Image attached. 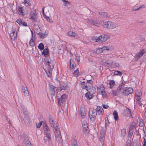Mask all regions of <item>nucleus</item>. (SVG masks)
I'll use <instances>...</instances> for the list:
<instances>
[{
    "label": "nucleus",
    "mask_w": 146,
    "mask_h": 146,
    "mask_svg": "<svg viewBox=\"0 0 146 146\" xmlns=\"http://www.w3.org/2000/svg\"><path fill=\"white\" fill-rule=\"evenodd\" d=\"M81 82V87L83 89L86 90L87 91H89L92 93L95 91V88L93 86V81L91 80H87L86 82L83 81Z\"/></svg>",
    "instance_id": "1"
},
{
    "label": "nucleus",
    "mask_w": 146,
    "mask_h": 146,
    "mask_svg": "<svg viewBox=\"0 0 146 146\" xmlns=\"http://www.w3.org/2000/svg\"><path fill=\"white\" fill-rule=\"evenodd\" d=\"M110 37V36L109 35L107 34H104L98 37L93 36L92 37V40H95L97 42L102 43L106 41Z\"/></svg>",
    "instance_id": "2"
},
{
    "label": "nucleus",
    "mask_w": 146,
    "mask_h": 146,
    "mask_svg": "<svg viewBox=\"0 0 146 146\" xmlns=\"http://www.w3.org/2000/svg\"><path fill=\"white\" fill-rule=\"evenodd\" d=\"M103 27L109 29H111L118 27L117 25L110 21H103Z\"/></svg>",
    "instance_id": "3"
},
{
    "label": "nucleus",
    "mask_w": 146,
    "mask_h": 146,
    "mask_svg": "<svg viewBox=\"0 0 146 146\" xmlns=\"http://www.w3.org/2000/svg\"><path fill=\"white\" fill-rule=\"evenodd\" d=\"M20 106L21 109V110L22 111L23 114L24 115L25 119L29 121L30 119L28 114L26 108L21 103L20 104Z\"/></svg>",
    "instance_id": "4"
},
{
    "label": "nucleus",
    "mask_w": 146,
    "mask_h": 146,
    "mask_svg": "<svg viewBox=\"0 0 146 146\" xmlns=\"http://www.w3.org/2000/svg\"><path fill=\"white\" fill-rule=\"evenodd\" d=\"M54 66L51 65V66H48L47 68L44 69L47 76L49 77H50L52 75V71L53 69Z\"/></svg>",
    "instance_id": "5"
},
{
    "label": "nucleus",
    "mask_w": 146,
    "mask_h": 146,
    "mask_svg": "<svg viewBox=\"0 0 146 146\" xmlns=\"http://www.w3.org/2000/svg\"><path fill=\"white\" fill-rule=\"evenodd\" d=\"M133 91L132 88L131 87H125L122 92V94L124 96H127L131 94Z\"/></svg>",
    "instance_id": "6"
},
{
    "label": "nucleus",
    "mask_w": 146,
    "mask_h": 146,
    "mask_svg": "<svg viewBox=\"0 0 146 146\" xmlns=\"http://www.w3.org/2000/svg\"><path fill=\"white\" fill-rule=\"evenodd\" d=\"M67 98V96L65 94H64L61 96L60 98L57 99L58 103L60 106H61V103H65Z\"/></svg>",
    "instance_id": "7"
},
{
    "label": "nucleus",
    "mask_w": 146,
    "mask_h": 146,
    "mask_svg": "<svg viewBox=\"0 0 146 146\" xmlns=\"http://www.w3.org/2000/svg\"><path fill=\"white\" fill-rule=\"evenodd\" d=\"M58 88L53 85H49V89L50 94L51 95L54 96L55 95V92L58 90Z\"/></svg>",
    "instance_id": "8"
},
{
    "label": "nucleus",
    "mask_w": 146,
    "mask_h": 146,
    "mask_svg": "<svg viewBox=\"0 0 146 146\" xmlns=\"http://www.w3.org/2000/svg\"><path fill=\"white\" fill-rule=\"evenodd\" d=\"M44 60L45 62L48 65V66H51V65L54 66V62L53 60H52L50 59V56H46L44 58Z\"/></svg>",
    "instance_id": "9"
},
{
    "label": "nucleus",
    "mask_w": 146,
    "mask_h": 146,
    "mask_svg": "<svg viewBox=\"0 0 146 146\" xmlns=\"http://www.w3.org/2000/svg\"><path fill=\"white\" fill-rule=\"evenodd\" d=\"M102 64L105 66L109 67L112 64L111 61H110L108 60L102 59L101 62Z\"/></svg>",
    "instance_id": "10"
},
{
    "label": "nucleus",
    "mask_w": 146,
    "mask_h": 146,
    "mask_svg": "<svg viewBox=\"0 0 146 146\" xmlns=\"http://www.w3.org/2000/svg\"><path fill=\"white\" fill-rule=\"evenodd\" d=\"M83 131L85 134H88L89 132V130L88 126V124L86 122L82 123Z\"/></svg>",
    "instance_id": "11"
},
{
    "label": "nucleus",
    "mask_w": 146,
    "mask_h": 146,
    "mask_svg": "<svg viewBox=\"0 0 146 146\" xmlns=\"http://www.w3.org/2000/svg\"><path fill=\"white\" fill-rule=\"evenodd\" d=\"M17 11L19 15L24 16L27 13V12L25 11L24 8L19 7L17 9Z\"/></svg>",
    "instance_id": "12"
},
{
    "label": "nucleus",
    "mask_w": 146,
    "mask_h": 146,
    "mask_svg": "<svg viewBox=\"0 0 146 146\" xmlns=\"http://www.w3.org/2000/svg\"><path fill=\"white\" fill-rule=\"evenodd\" d=\"M124 114L127 117H129L131 115V110L127 108L124 110Z\"/></svg>",
    "instance_id": "13"
},
{
    "label": "nucleus",
    "mask_w": 146,
    "mask_h": 146,
    "mask_svg": "<svg viewBox=\"0 0 146 146\" xmlns=\"http://www.w3.org/2000/svg\"><path fill=\"white\" fill-rule=\"evenodd\" d=\"M146 53V51L144 49H142L140 50L136 54V57L137 59L139 58L142 56L143 54Z\"/></svg>",
    "instance_id": "14"
},
{
    "label": "nucleus",
    "mask_w": 146,
    "mask_h": 146,
    "mask_svg": "<svg viewBox=\"0 0 146 146\" xmlns=\"http://www.w3.org/2000/svg\"><path fill=\"white\" fill-rule=\"evenodd\" d=\"M88 92L86 93L85 94V96L88 100H90L92 98V95L94 94L96 91H94L93 93L90 92L89 91H88Z\"/></svg>",
    "instance_id": "15"
},
{
    "label": "nucleus",
    "mask_w": 146,
    "mask_h": 146,
    "mask_svg": "<svg viewBox=\"0 0 146 146\" xmlns=\"http://www.w3.org/2000/svg\"><path fill=\"white\" fill-rule=\"evenodd\" d=\"M10 36L12 40H15L17 36V32H16L15 31H13V30L12 32L10 33Z\"/></svg>",
    "instance_id": "16"
},
{
    "label": "nucleus",
    "mask_w": 146,
    "mask_h": 146,
    "mask_svg": "<svg viewBox=\"0 0 146 146\" xmlns=\"http://www.w3.org/2000/svg\"><path fill=\"white\" fill-rule=\"evenodd\" d=\"M22 91L25 96H26L29 95V92L26 85H25L22 86Z\"/></svg>",
    "instance_id": "17"
},
{
    "label": "nucleus",
    "mask_w": 146,
    "mask_h": 146,
    "mask_svg": "<svg viewBox=\"0 0 146 146\" xmlns=\"http://www.w3.org/2000/svg\"><path fill=\"white\" fill-rule=\"evenodd\" d=\"M102 86H103L102 87H101L100 88H98V90H99L98 89H100L101 91V93L102 95V97H103L104 98H107V96L106 95V93L105 91H104V88L103 86V85H102Z\"/></svg>",
    "instance_id": "18"
},
{
    "label": "nucleus",
    "mask_w": 146,
    "mask_h": 146,
    "mask_svg": "<svg viewBox=\"0 0 146 146\" xmlns=\"http://www.w3.org/2000/svg\"><path fill=\"white\" fill-rule=\"evenodd\" d=\"M23 140L24 143L26 145L28 143H30V142L29 140V138L26 135H25L23 138Z\"/></svg>",
    "instance_id": "19"
},
{
    "label": "nucleus",
    "mask_w": 146,
    "mask_h": 146,
    "mask_svg": "<svg viewBox=\"0 0 146 146\" xmlns=\"http://www.w3.org/2000/svg\"><path fill=\"white\" fill-rule=\"evenodd\" d=\"M67 86H68L66 83H63L61 84L60 87V91L65 90Z\"/></svg>",
    "instance_id": "20"
},
{
    "label": "nucleus",
    "mask_w": 146,
    "mask_h": 146,
    "mask_svg": "<svg viewBox=\"0 0 146 146\" xmlns=\"http://www.w3.org/2000/svg\"><path fill=\"white\" fill-rule=\"evenodd\" d=\"M71 144L72 146H77V141L76 138L74 137L72 138Z\"/></svg>",
    "instance_id": "21"
},
{
    "label": "nucleus",
    "mask_w": 146,
    "mask_h": 146,
    "mask_svg": "<svg viewBox=\"0 0 146 146\" xmlns=\"http://www.w3.org/2000/svg\"><path fill=\"white\" fill-rule=\"evenodd\" d=\"M54 129L55 130L54 131L55 134L56 136L60 137H61V135L59 131V129L57 128H55ZM53 130H54V129H53Z\"/></svg>",
    "instance_id": "22"
},
{
    "label": "nucleus",
    "mask_w": 146,
    "mask_h": 146,
    "mask_svg": "<svg viewBox=\"0 0 146 146\" xmlns=\"http://www.w3.org/2000/svg\"><path fill=\"white\" fill-rule=\"evenodd\" d=\"M102 49L104 52L105 50H107L108 51H111L113 48L111 46H104L102 48Z\"/></svg>",
    "instance_id": "23"
},
{
    "label": "nucleus",
    "mask_w": 146,
    "mask_h": 146,
    "mask_svg": "<svg viewBox=\"0 0 146 146\" xmlns=\"http://www.w3.org/2000/svg\"><path fill=\"white\" fill-rule=\"evenodd\" d=\"M89 116V119H90L91 121L93 122L96 119V113H94L93 115H90L88 114Z\"/></svg>",
    "instance_id": "24"
},
{
    "label": "nucleus",
    "mask_w": 146,
    "mask_h": 146,
    "mask_svg": "<svg viewBox=\"0 0 146 146\" xmlns=\"http://www.w3.org/2000/svg\"><path fill=\"white\" fill-rule=\"evenodd\" d=\"M126 133V129L125 128L122 129L121 131V137L123 139H124V137Z\"/></svg>",
    "instance_id": "25"
},
{
    "label": "nucleus",
    "mask_w": 146,
    "mask_h": 146,
    "mask_svg": "<svg viewBox=\"0 0 146 146\" xmlns=\"http://www.w3.org/2000/svg\"><path fill=\"white\" fill-rule=\"evenodd\" d=\"M30 19H31L33 20V22L36 24H38L40 22L39 20L37 18V17L35 18H34L32 16L31 17H30Z\"/></svg>",
    "instance_id": "26"
},
{
    "label": "nucleus",
    "mask_w": 146,
    "mask_h": 146,
    "mask_svg": "<svg viewBox=\"0 0 146 146\" xmlns=\"http://www.w3.org/2000/svg\"><path fill=\"white\" fill-rule=\"evenodd\" d=\"M133 128L131 126L129 129L128 135L130 138H131L133 134Z\"/></svg>",
    "instance_id": "27"
},
{
    "label": "nucleus",
    "mask_w": 146,
    "mask_h": 146,
    "mask_svg": "<svg viewBox=\"0 0 146 146\" xmlns=\"http://www.w3.org/2000/svg\"><path fill=\"white\" fill-rule=\"evenodd\" d=\"M70 68L72 69H74V67H76V64L73 61V59H71L70 60Z\"/></svg>",
    "instance_id": "28"
},
{
    "label": "nucleus",
    "mask_w": 146,
    "mask_h": 146,
    "mask_svg": "<svg viewBox=\"0 0 146 146\" xmlns=\"http://www.w3.org/2000/svg\"><path fill=\"white\" fill-rule=\"evenodd\" d=\"M99 14L101 16L104 17H109L107 13L106 12H99Z\"/></svg>",
    "instance_id": "29"
},
{
    "label": "nucleus",
    "mask_w": 146,
    "mask_h": 146,
    "mask_svg": "<svg viewBox=\"0 0 146 146\" xmlns=\"http://www.w3.org/2000/svg\"><path fill=\"white\" fill-rule=\"evenodd\" d=\"M89 22L91 24L93 25L97 26L98 23H97V21L93 20L92 19L90 20Z\"/></svg>",
    "instance_id": "30"
},
{
    "label": "nucleus",
    "mask_w": 146,
    "mask_h": 146,
    "mask_svg": "<svg viewBox=\"0 0 146 146\" xmlns=\"http://www.w3.org/2000/svg\"><path fill=\"white\" fill-rule=\"evenodd\" d=\"M43 51L42 52V54L44 55V56L47 55L49 53L48 49V48H45L44 49Z\"/></svg>",
    "instance_id": "31"
},
{
    "label": "nucleus",
    "mask_w": 146,
    "mask_h": 146,
    "mask_svg": "<svg viewBox=\"0 0 146 146\" xmlns=\"http://www.w3.org/2000/svg\"><path fill=\"white\" fill-rule=\"evenodd\" d=\"M114 119L115 121H117L118 119V116L117 112L114 111L113 113Z\"/></svg>",
    "instance_id": "32"
},
{
    "label": "nucleus",
    "mask_w": 146,
    "mask_h": 146,
    "mask_svg": "<svg viewBox=\"0 0 146 146\" xmlns=\"http://www.w3.org/2000/svg\"><path fill=\"white\" fill-rule=\"evenodd\" d=\"M38 35L40 38L42 39H43L47 36L48 34L45 33L43 34L42 33L40 32L38 34Z\"/></svg>",
    "instance_id": "33"
},
{
    "label": "nucleus",
    "mask_w": 146,
    "mask_h": 146,
    "mask_svg": "<svg viewBox=\"0 0 146 146\" xmlns=\"http://www.w3.org/2000/svg\"><path fill=\"white\" fill-rule=\"evenodd\" d=\"M80 113L81 117L82 118H84L85 116L86 113L83 108L81 109Z\"/></svg>",
    "instance_id": "34"
},
{
    "label": "nucleus",
    "mask_w": 146,
    "mask_h": 146,
    "mask_svg": "<svg viewBox=\"0 0 146 146\" xmlns=\"http://www.w3.org/2000/svg\"><path fill=\"white\" fill-rule=\"evenodd\" d=\"M94 51L97 54H99L101 53H104V51L102 48H98L96 49V50H94Z\"/></svg>",
    "instance_id": "35"
},
{
    "label": "nucleus",
    "mask_w": 146,
    "mask_h": 146,
    "mask_svg": "<svg viewBox=\"0 0 146 146\" xmlns=\"http://www.w3.org/2000/svg\"><path fill=\"white\" fill-rule=\"evenodd\" d=\"M46 133V137L47 138H48L49 140L51 139V135L50 134V131H45Z\"/></svg>",
    "instance_id": "36"
},
{
    "label": "nucleus",
    "mask_w": 146,
    "mask_h": 146,
    "mask_svg": "<svg viewBox=\"0 0 146 146\" xmlns=\"http://www.w3.org/2000/svg\"><path fill=\"white\" fill-rule=\"evenodd\" d=\"M94 113H96V116L97 113L96 112V110L95 109H94L93 110L92 109H90L88 113V114H89L90 115H93Z\"/></svg>",
    "instance_id": "37"
},
{
    "label": "nucleus",
    "mask_w": 146,
    "mask_h": 146,
    "mask_svg": "<svg viewBox=\"0 0 146 146\" xmlns=\"http://www.w3.org/2000/svg\"><path fill=\"white\" fill-rule=\"evenodd\" d=\"M124 84L123 83H121L119 85V86L118 87L117 90L118 91H121V90H122L124 86Z\"/></svg>",
    "instance_id": "38"
},
{
    "label": "nucleus",
    "mask_w": 146,
    "mask_h": 146,
    "mask_svg": "<svg viewBox=\"0 0 146 146\" xmlns=\"http://www.w3.org/2000/svg\"><path fill=\"white\" fill-rule=\"evenodd\" d=\"M38 48L40 50H43L44 48V45L42 43H40L38 46Z\"/></svg>",
    "instance_id": "39"
},
{
    "label": "nucleus",
    "mask_w": 146,
    "mask_h": 146,
    "mask_svg": "<svg viewBox=\"0 0 146 146\" xmlns=\"http://www.w3.org/2000/svg\"><path fill=\"white\" fill-rule=\"evenodd\" d=\"M114 74L115 75L119 76H121L122 74L121 72L118 70L115 71L114 72Z\"/></svg>",
    "instance_id": "40"
},
{
    "label": "nucleus",
    "mask_w": 146,
    "mask_h": 146,
    "mask_svg": "<svg viewBox=\"0 0 146 146\" xmlns=\"http://www.w3.org/2000/svg\"><path fill=\"white\" fill-rule=\"evenodd\" d=\"M79 73L78 69L77 68L76 70L74 71L73 73L74 76L76 77L78 76L79 75Z\"/></svg>",
    "instance_id": "41"
},
{
    "label": "nucleus",
    "mask_w": 146,
    "mask_h": 146,
    "mask_svg": "<svg viewBox=\"0 0 146 146\" xmlns=\"http://www.w3.org/2000/svg\"><path fill=\"white\" fill-rule=\"evenodd\" d=\"M68 35L70 36H76V33L72 31H69L68 33Z\"/></svg>",
    "instance_id": "42"
},
{
    "label": "nucleus",
    "mask_w": 146,
    "mask_h": 146,
    "mask_svg": "<svg viewBox=\"0 0 146 146\" xmlns=\"http://www.w3.org/2000/svg\"><path fill=\"white\" fill-rule=\"evenodd\" d=\"M115 81L114 80H111L109 83L110 84V88L111 89H112L113 87L115 85Z\"/></svg>",
    "instance_id": "43"
},
{
    "label": "nucleus",
    "mask_w": 146,
    "mask_h": 146,
    "mask_svg": "<svg viewBox=\"0 0 146 146\" xmlns=\"http://www.w3.org/2000/svg\"><path fill=\"white\" fill-rule=\"evenodd\" d=\"M143 6H141L140 7H138L135 5L132 9V10L135 11L139 9L142 8L143 7Z\"/></svg>",
    "instance_id": "44"
},
{
    "label": "nucleus",
    "mask_w": 146,
    "mask_h": 146,
    "mask_svg": "<svg viewBox=\"0 0 146 146\" xmlns=\"http://www.w3.org/2000/svg\"><path fill=\"white\" fill-rule=\"evenodd\" d=\"M29 1H28L27 0H24L23 3L26 6H31V4Z\"/></svg>",
    "instance_id": "45"
},
{
    "label": "nucleus",
    "mask_w": 146,
    "mask_h": 146,
    "mask_svg": "<svg viewBox=\"0 0 146 146\" xmlns=\"http://www.w3.org/2000/svg\"><path fill=\"white\" fill-rule=\"evenodd\" d=\"M29 45L33 47L35 45V43L33 42V39L31 38L29 42Z\"/></svg>",
    "instance_id": "46"
},
{
    "label": "nucleus",
    "mask_w": 146,
    "mask_h": 146,
    "mask_svg": "<svg viewBox=\"0 0 146 146\" xmlns=\"http://www.w3.org/2000/svg\"><path fill=\"white\" fill-rule=\"evenodd\" d=\"M131 141L129 139H128L126 143V146H131Z\"/></svg>",
    "instance_id": "47"
},
{
    "label": "nucleus",
    "mask_w": 146,
    "mask_h": 146,
    "mask_svg": "<svg viewBox=\"0 0 146 146\" xmlns=\"http://www.w3.org/2000/svg\"><path fill=\"white\" fill-rule=\"evenodd\" d=\"M139 126L140 127H143L144 125V122L143 121L142 119H141V120L139 122Z\"/></svg>",
    "instance_id": "48"
},
{
    "label": "nucleus",
    "mask_w": 146,
    "mask_h": 146,
    "mask_svg": "<svg viewBox=\"0 0 146 146\" xmlns=\"http://www.w3.org/2000/svg\"><path fill=\"white\" fill-rule=\"evenodd\" d=\"M97 108L96 110H95L96 111V112H99L101 110H103V108L101 107L100 106H97Z\"/></svg>",
    "instance_id": "49"
},
{
    "label": "nucleus",
    "mask_w": 146,
    "mask_h": 146,
    "mask_svg": "<svg viewBox=\"0 0 146 146\" xmlns=\"http://www.w3.org/2000/svg\"><path fill=\"white\" fill-rule=\"evenodd\" d=\"M141 91L140 90L137 92L135 94V96H141Z\"/></svg>",
    "instance_id": "50"
},
{
    "label": "nucleus",
    "mask_w": 146,
    "mask_h": 146,
    "mask_svg": "<svg viewBox=\"0 0 146 146\" xmlns=\"http://www.w3.org/2000/svg\"><path fill=\"white\" fill-rule=\"evenodd\" d=\"M51 125V126L52 127V128L54 129L56 128H57L58 127L56 123L54 122L53 123H52Z\"/></svg>",
    "instance_id": "51"
},
{
    "label": "nucleus",
    "mask_w": 146,
    "mask_h": 146,
    "mask_svg": "<svg viewBox=\"0 0 146 146\" xmlns=\"http://www.w3.org/2000/svg\"><path fill=\"white\" fill-rule=\"evenodd\" d=\"M64 5L66 6H70V3L68 1L66 0L64 2Z\"/></svg>",
    "instance_id": "52"
},
{
    "label": "nucleus",
    "mask_w": 146,
    "mask_h": 146,
    "mask_svg": "<svg viewBox=\"0 0 146 146\" xmlns=\"http://www.w3.org/2000/svg\"><path fill=\"white\" fill-rule=\"evenodd\" d=\"M44 17L50 23L52 22V21L50 20V18L48 17L46 15H45Z\"/></svg>",
    "instance_id": "53"
},
{
    "label": "nucleus",
    "mask_w": 146,
    "mask_h": 146,
    "mask_svg": "<svg viewBox=\"0 0 146 146\" xmlns=\"http://www.w3.org/2000/svg\"><path fill=\"white\" fill-rule=\"evenodd\" d=\"M16 21L17 23L19 24V25H20L21 24V23H22L23 21V20L21 19H17Z\"/></svg>",
    "instance_id": "54"
},
{
    "label": "nucleus",
    "mask_w": 146,
    "mask_h": 146,
    "mask_svg": "<svg viewBox=\"0 0 146 146\" xmlns=\"http://www.w3.org/2000/svg\"><path fill=\"white\" fill-rule=\"evenodd\" d=\"M32 16L34 18H35L37 17V15L36 13L35 12H33L31 15V17H32Z\"/></svg>",
    "instance_id": "55"
},
{
    "label": "nucleus",
    "mask_w": 146,
    "mask_h": 146,
    "mask_svg": "<svg viewBox=\"0 0 146 146\" xmlns=\"http://www.w3.org/2000/svg\"><path fill=\"white\" fill-rule=\"evenodd\" d=\"M39 29H34V31L35 33H36L37 34H38L40 32L39 31Z\"/></svg>",
    "instance_id": "56"
},
{
    "label": "nucleus",
    "mask_w": 146,
    "mask_h": 146,
    "mask_svg": "<svg viewBox=\"0 0 146 146\" xmlns=\"http://www.w3.org/2000/svg\"><path fill=\"white\" fill-rule=\"evenodd\" d=\"M112 93L113 95L114 96H117L118 95V94L117 93V92H116V91H114V90H113L112 91Z\"/></svg>",
    "instance_id": "57"
},
{
    "label": "nucleus",
    "mask_w": 146,
    "mask_h": 146,
    "mask_svg": "<svg viewBox=\"0 0 146 146\" xmlns=\"http://www.w3.org/2000/svg\"><path fill=\"white\" fill-rule=\"evenodd\" d=\"M133 146H140L138 143H137L136 142H133Z\"/></svg>",
    "instance_id": "58"
},
{
    "label": "nucleus",
    "mask_w": 146,
    "mask_h": 146,
    "mask_svg": "<svg viewBox=\"0 0 146 146\" xmlns=\"http://www.w3.org/2000/svg\"><path fill=\"white\" fill-rule=\"evenodd\" d=\"M105 124L106 125V124H108L109 123V121H108V117H107L105 119Z\"/></svg>",
    "instance_id": "59"
},
{
    "label": "nucleus",
    "mask_w": 146,
    "mask_h": 146,
    "mask_svg": "<svg viewBox=\"0 0 146 146\" xmlns=\"http://www.w3.org/2000/svg\"><path fill=\"white\" fill-rule=\"evenodd\" d=\"M21 25H22V26H27V23L25 22H24V21H23L22 23H21Z\"/></svg>",
    "instance_id": "60"
},
{
    "label": "nucleus",
    "mask_w": 146,
    "mask_h": 146,
    "mask_svg": "<svg viewBox=\"0 0 146 146\" xmlns=\"http://www.w3.org/2000/svg\"><path fill=\"white\" fill-rule=\"evenodd\" d=\"M136 99L137 100V101H140V100L141 99V96H136Z\"/></svg>",
    "instance_id": "61"
},
{
    "label": "nucleus",
    "mask_w": 146,
    "mask_h": 146,
    "mask_svg": "<svg viewBox=\"0 0 146 146\" xmlns=\"http://www.w3.org/2000/svg\"><path fill=\"white\" fill-rule=\"evenodd\" d=\"M102 106L105 109H107L109 107V106L108 105H105L104 104H103Z\"/></svg>",
    "instance_id": "62"
},
{
    "label": "nucleus",
    "mask_w": 146,
    "mask_h": 146,
    "mask_svg": "<svg viewBox=\"0 0 146 146\" xmlns=\"http://www.w3.org/2000/svg\"><path fill=\"white\" fill-rule=\"evenodd\" d=\"M44 129L45 130V131H50L49 128L48 126L44 128Z\"/></svg>",
    "instance_id": "63"
},
{
    "label": "nucleus",
    "mask_w": 146,
    "mask_h": 146,
    "mask_svg": "<svg viewBox=\"0 0 146 146\" xmlns=\"http://www.w3.org/2000/svg\"><path fill=\"white\" fill-rule=\"evenodd\" d=\"M79 57H80L79 56H76V58H75V60H76V59L77 60V62H79L80 61Z\"/></svg>",
    "instance_id": "64"
}]
</instances>
